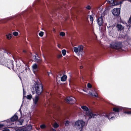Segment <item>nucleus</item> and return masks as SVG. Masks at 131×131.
Here are the masks:
<instances>
[{
	"label": "nucleus",
	"mask_w": 131,
	"mask_h": 131,
	"mask_svg": "<svg viewBox=\"0 0 131 131\" xmlns=\"http://www.w3.org/2000/svg\"><path fill=\"white\" fill-rule=\"evenodd\" d=\"M50 131H56V130L55 129L52 128L51 129Z\"/></svg>",
	"instance_id": "obj_43"
},
{
	"label": "nucleus",
	"mask_w": 131,
	"mask_h": 131,
	"mask_svg": "<svg viewBox=\"0 0 131 131\" xmlns=\"http://www.w3.org/2000/svg\"><path fill=\"white\" fill-rule=\"evenodd\" d=\"M52 126L54 128H57L59 126V125L56 123L55 122L52 124Z\"/></svg>",
	"instance_id": "obj_21"
},
{
	"label": "nucleus",
	"mask_w": 131,
	"mask_h": 131,
	"mask_svg": "<svg viewBox=\"0 0 131 131\" xmlns=\"http://www.w3.org/2000/svg\"><path fill=\"white\" fill-rule=\"evenodd\" d=\"M67 77L66 75H63L61 77V81H64L67 79Z\"/></svg>",
	"instance_id": "obj_19"
},
{
	"label": "nucleus",
	"mask_w": 131,
	"mask_h": 131,
	"mask_svg": "<svg viewBox=\"0 0 131 131\" xmlns=\"http://www.w3.org/2000/svg\"><path fill=\"white\" fill-rule=\"evenodd\" d=\"M2 62H0V64L7 67L9 69L13 68V61L10 60H7L6 59H3Z\"/></svg>",
	"instance_id": "obj_3"
},
{
	"label": "nucleus",
	"mask_w": 131,
	"mask_h": 131,
	"mask_svg": "<svg viewBox=\"0 0 131 131\" xmlns=\"http://www.w3.org/2000/svg\"><path fill=\"white\" fill-rule=\"evenodd\" d=\"M23 52H26V51L25 50H23Z\"/></svg>",
	"instance_id": "obj_49"
},
{
	"label": "nucleus",
	"mask_w": 131,
	"mask_h": 131,
	"mask_svg": "<svg viewBox=\"0 0 131 131\" xmlns=\"http://www.w3.org/2000/svg\"><path fill=\"white\" fill-rule=\"evenodd\" d=\"M32 68L34 71H36L37 70L38 66L35 63L32 65Z\"/></svg>",
	"instance_id": "obj_18"
},
{
	"label": "nucleus",
	"mask_w": 131,
	"mask_h": 131,
	"mask_svg": "<svg viewBox=\"0 0 131 131\" xmlns=\"http://www.w3.org/2000/svg\"><path fill=\"white\" fill-rule=\"evenodd\" d=\"M47 73H48V75L49 76L50 75V74H52V73H51V72H47Z\"/></svg>",
	"instance_id": "obj_40"
},
{
	"label": "nucleus",
	"mask_w": 131,
	"mask_h": 131,
	"mask_svg": "<svg viewBox=\"0 0 131 131\" xmlns=\"http://www.w3.org/2000/svg\"><path fill=\"white\" fill-rule=\"evenodd\" d=\"M40 128H36V129L37 130H40Z\"/></svg>",
	"instance_id": "obj_46"
},
{
	"label": "nucleus",
	"mask_w": 131,
	"mask_h": 131,
	"mask_svg": "<svg viewBox=\"0 0 131 131\" xmlns=\"http://www.w3.org/2000/svg\"><path fill=\"white\" fill-rule=\"evenodd\" d=\"M23 98H24L25 97H26V96H25V95L26 94V91H24V88H23Z\"/></svg>",
	"instance_id": "obj_35"
},
{
	"label": "nucleus",
	"mask_w": 131,
	"mask_h": 131,
	"mask_svg": "<svg viewBox=\"0 0 131 131\" xmlns=\"http://www.w3.org/2000/svg\"><path fill=\"white\" fill-rule=\"evenodd\" d=\"M70 123V122L68 121H66L65 124L66 126H68L69 125Z\"/></svg>",
	"instance_id": "obj_31"
},
{
	"label": "nucleus",
	"mask_w": 131,
	"mask_h": 131,
	"mask_svg": "<svg viewBox=\"0 0 131 131\" xmlns=\"http://www.w3.org/2000/svg\"><path fill=\"white\" fill-rule=\"evenodd\" d=\"M129 1L130 2H131V0H129Z\"/></svg>",
	"instance_id": "obj_52"
},
{
	"label": "nucleus",
	"mask_w": 131,
	"mask_h": 131,
	"mask_svg": "<svg viewBox=\"0 0 131 131\" xmlns=\"http://www.w3.org/2000/svg\"><path fill=\"white\" fill-rule=\"evenodd\" d=\"M83 46H79L77 47H74L73 48V50L78 56L80 55L82 56L83 52Z\"/></svg>",
	"instance_id": "obj_4"
},
{
	"label": "nucleus",
	"mask_w": 131,
	"mask_h": 131,
	"mask_svg": "<svg viewBox=\"0 0 131 131\" xmlns=\"http://www.w3.org/2000/svg\"><path fill=\"white\" fill-rule=\"evenodd\" d=\"M109 35H110V36H112V31L111 30L110 31V30H109Z\"/></svg>",
	"instance_id": "obj_39"
},
{
	"label": "nucleus",
	"mask_w": 131,
	"mask_h": 131,
	"mask_svg": "<svg viewBox=\"0 0 131 131\" xmlns=\"http://www.w3.org/2000/svg\"><path fill=\"white\" fill-rule=\"evenodd\" d=\"M81 108L85 112L86 115L89 116V119H90L92 118L95 117V116L98 115V114H93L91 111H90L88 108L86 106H81Z\"/></svg>",
	"instance_id": "obj_1"
},
{
	"label": "nucleus",
	"mask_w": 131,
	"mask_h": 131,
	"mask_svg": "<svg viewBox=\"0 0 131 131\" xmlns=\"http://www.w3.org/2000/svg\"><path fill=\"white\" fill-rule=\"evenodd\" d=\"M32 94H34V92H33V91H32Z\"/></svg>",
	"instance_id": "obj_51"
},
{
	"label": "nucleus",
	"mask_w": 131,
	"mask_h": 131,
	"mask_svg": "<svg viewBox=\"0 0 131 131\" xmlns=\"http://www.w3.org/2000/svg\"><path fill=\"white\" fill-rule=\"evenodd\" d=\"M62 57V55L61 54H58V58H60Z\"/></svg>",
	"instance_id": "obj_38"
},
{
	"label": "nucleus",
	"mask_w": 131,
	"mask_h": 131,
	"mask_svg": "<svg viewBox=\"0 0 131 131\" xmlns=\"http://www.w3.org/2000/svg\"><path fill=\"white\" fill-rule=\"evenodd\" d=\"M110 27H109V28L108 29L109 30V29H110Z\"/></svg>",
	"instance_id": "obj_54"
},
{
	"label": "nucleus",
	"mask_w": 131,
	"mask_h": 131,
	"mask_svg": "<svg viewBox=\"0 0 131 131\" xmlns=\"http://www.w3.org/2000/svg\"><path fill=\"white\" fill-rule=\"evenodd\" d=\"M16 131H25L24 128H19L16 130Z\"/></svg>",
	"instance_id": "obj_27"
},
{
	"label": "nucleus",
	"mask_w": 131,
	"mask_h": 131,
	"mask_svg": "<svg viewBox=\"0 0 131 131\" xmlns=\"http://www.w3.org/2000/svg\"><path fill=\"white\" fill-rule=\"evenodd\" d=\"M32 98V96L31 94L27 95V98L28 99L30 100Z\"/></svg>",
	"instance_id": "obj_30"
},
{
	"label": "nucleus",
	"mask_w": 131,
	"mask_h": 131,
	"mask_svg": "<svg viewBox=\"0 0 131 131\" xmlns=\"http://www.w3.org/2000/svg\"><path fill=\"white\" fill-rule=\"evenodd\" d=\"M87 86L89 88H92V85L90 83H88L87 84Z\"/></svg>",
	"instance_id": "obj_37"
},
{
	"label": "nucleus",
	"mask_w": 131,
	"mask_h": 131,
	"mask_svg": "<svg viewBox=\"0 0 131 131\" xmlns=\"http://www.w3.org/2000/svg\"><path fill=\"white\" fill-rule=\"evenodd\" d=\"M83 67L82 66H81L80 67V68L81 69L82 68H83Z\"/></svg>",
	"instance_id": "obj_50"
},
{
	"label": "nucleus",
	"mask_w": 131,
	"mask_h": 131,
	"mask_svg": "<svg viewBox=\"0 0 131 131\" xmlns=\"http://www.w3.org/2000/svg\"><path fill=\"white\" fill-rule=\"evenodd\" d=\"M12 35L11 34H8L6 35L7 38L8 39H10L12 37Z\"/></svg>",
	"instance_id": "obj_23"
},
{
	"label": "nucleus",
	"mask_w": 131,
	"mask_h": 131,
	"mask_svg": "<svg viewBox=\"0 0 131 131\" xmlns=\"http://www.w3.org/2000/svg\"><path fill=\"white\" fill-rule=\"evenodd\" d=\"M43 32L42 31H40L39 33V35L41 37H42L43 35Z\"/></svg>",
	"instance_id": "obj_34"
},
{
	"label": "nucleus",
	"mask_w": 131,
	"mask_h": 131,
	"mask_svg": "<svg viewBox=\"0 0 131 131\" xmlns=\"http://www.w3.org/2000/svg\"><path fill=\"white\" fill-rule=\"evenodd\" d=\"M65 33L63 32H61L60 33V35L62 37L64 36H65Z\"/></svg>",
	"instance_id": "obj_28"
},
{
	"label": "nucleus",
	"mask_w": 131,
	"mask_h": 131,
	"mask_svg": "<svg viewBox=\"0 0 131 131\" xmlns=\"http://www.w3.org/2000/svg\"><path fill=\"white\" fill-rule=\"evenodd\" d=\"M19 111H20V113H21V110L20 108L19 109Z\"/></svg>",
	"instance_id": "obj_48"
},
{
	"label": "nucleus",
	"mask_w": 131,
	"mask_h": 131,
	"mask_svg": "<svg viewBox=\"0 0 131 131\" xmlns=\"http://www.w3.org/2000/svg\"><path fill=\"white\" fill-rule=\"evenodd\" d=\"M116 27L118 30L121 31L124 28V27L122 26L121 25L118 24L116 26Z\"/></svg>",
	"instance_id": "obj_16"
},
{
	"label": "nucleus",
	"mask_w": 131,
	"mask_h": 131,
	"mask_svg": "<svg viewBox=\"0 0 131 131\" xmlns=\"http://www.w3.org/2000/svg\"><path fill=\"white\" fill-rule=\"evenodd\" d=\"M2 131H9V130L8 129H5L3 130Z\"/></svg>",
	"instance_id": "obj_42"
},
{
	"label": "nucleus",
	"mask_w": 131,
	"mask_h": 131,
	"mask_svg": "<svg viewBox=\"0 0 131 131\" xmlns=\"http://www.w3.org/2000/svg\"><path fill=\"white\" fill-rule=\"evenodd\" d=\"M9 119H7L5 121L4 124H0V128H2L5 126H7L11 124Z\"/></svg>",
	"instance_id": "obj_10"
},
{
	"label": "nucleus",
	"mask_w": 131,
	"mask_h": 131,
	"mask_svg": "<svg viewBox=\"0 0 131 131\" xmlns=\"http://www.w3.org/2000/svg\"><path fill=\"white\" fill-rule=\"evenodd\" d=\"M83 91H84V92H86V91H85L84 90H83Z\"/></svg>",
	"instance_id": "obj_53"
},
{
	"label": "nucleus",
	"mask_w": 131,
	"mask_h": 131,
	"mask_svg": "<svg viewBox=\"0 0 131 131\" xmlns=\"http://www.w3.org/2000/svg\"><path fill=\"white\" fill-rule=\"evenodd\" d=\"M89 93L92 96H94L95 97H98V94H97V93H94L93 94L92 91H90Z\"/></svg>",
	"instance_id": "obj_20"
},
{
	"label": "nucleus",
	"mask_w": 131,
	"mask_h": 131,
	"mask_svg": "<svg viewBox=\"0 0 131 131\" xmlns=\"http://www.w3.org/2000/svg\"><path fill=\"white\" fill-rule=\"evenodd\" d=\"M13 34L14 36H16L18 35V34L17 32L15 31L13 32Z\"/></svg>",
	"instance_id": "obj_33"
},
{
	"label": "nucleus",
	"mask_w": 131,
	"mask_h": 131,
	"mask_svg": "<svg viewBox=\"0 0 131 131\" xmlns=\"http://www.w3.org/2000/svg\"><path fill=\"white\" fill-rule=\"evenodd\" d=\"M108 3L112 6L116 5L119 4V3L117 2L116 0H108Z\"/></svg>",
	"instance_id": "obj_11"
},
{
	"label": "nucleus",
	"mask_w": 131,
	"mask_h": 131,
	"mask_svg": "<svg viewBox=\"0 0 131 131\" xmlns=\"http://www.w3.org/2000/svg\"><path fill=\"white\" fill-rule=\"evenodd\" d=\"M27 69V68H26V69H25V70H26Z\"/></svg>",
	"instance_id": "obj_55"
},
{
	"label": "nucleus",
	"mask_w": 131,
	"mask_h": 131,
	"mask_svg": "<svg viewBox=\"0 0 131 131\" xmlns=\"http://www.w3.org/2000/svg\"><path fill=\"white\" fill-rule=\"evenodd\" d=\"M18 117L17 116V115H16V114H15L13 116L11 117L10 120L9 119L10 121V123H11V124L10 125H11L12 124L11 123V121H15L18 119Z\"/></svg>",
	"instance_id": "obj_12"
},
{
	"label": "nucleus",
	"mask_w": 131,
	"mask_h": 131,
	"mask_svg": "<svg viewBox=\"0 0 131 131\" xmlns=\"http://www.w3.org/2000/svg\"><path fill=\"white\" fill-rule=\"evenodd\" d=\"M53 31L54 32H56V30L54 28L53 29Z\"/></svg>",
	"instance_id": "obj_44"
},
{
	"label": "nucleus",
	"mask_w": 131,
	"mask_h": 131,
	"mask_svg": "<svg viewBox=\"0 0 131 131\" xmlns=\"http://www.w3.org/2000/svg\"><path fill=\"white\" fill-rule=\"evenodd\" d=\"M24 128L25 131H29L31 129L32 127L31 125H30Z\"/></svg>",
	"instance_id": "obj_17"
},
{
	"label": "nucleus",
	"mask_w": 131,
	"mask_h": 131,
	"mask_svg": "<svg viewBox=\"0 0 131 131\" xmlns=\"http://www.w3.org/2000/svg\"><path fill=\"white\" fill-rule=\"evenodd\" d=\"M120 9L117 8L113 9L112 11L113 14L115 16H119L120 14Z\"/></svg>",
	"instance_id": "obj_7"
},
{
	"label": "nucleus",
	"mask_w": 131,
	"mask_h": 131,
	"mask_svg": "<svg viewBox=\"0 0 131 131\" xmlns=\"http://www.w3.org/2000/svg\"><path fill=\"white\" fill-rule=\"evenodd\" d=\"M66 100L67 102H70V103L71 104H74L76 102L75 98L72 97H67L66 98Z\"/></svg>",
	"instance_id": "obj_8"
},
{
	"label": "nucleus",
	"mask_w": 131,
	"mask_h": 131,
	"mask_svg": "<svg viewBox=\"0 0 131 131\" xmlns=\"http://www.w3.org/2000/svg\"><path fill=\"white\" fill-rule=\"evenodd\" d=\"M39 99L38 96L36 95L33 99V106L35 107H37L38 105V102Z\"/></svg>",
	"instance_id": "obj_9"
},
{
	"label": "nucleus",
	"mask_w": 131,
	"mask_h": 131,
	"mask_svg": "<svg viewBox=\"0 0 131 131\" xmlns=\"http://www.w3.org/2000/svg\"><path fill=\"white\" fill-rule=\"evenodd\" d=\"M40 127L41 129H44L46 128V126L45 124H42L40 125Z\"/></svg>",
	"instance_id": "obj_22"
},
{
	"label": "nucleus",
	"mask_w": 131,
	"mask_h": 131,
	"mask_svg": "<svg viewBox=\"0 0 131 131\" xmlns=\"http://www.w3.org/2000/svg\"><path fill=\"white\" fill-rule=\"evenodd\" d=\"M88 10H90L91 9V7L89 5H88L85 7Z\"/></svg>",
	"instance_id": "obj_36"
},
{
	"label": "nucleus",
	"mask_w": 131,
	"mask_h": 131,
	"mask_svg": "<svg viewBox=\"0 0 131 131\" xmlns=\"http://www.w3.org/2000/svg\"><path fill=\"white\" fill-rule=\"evenodd\" d=\"M2 61H3V59L2 60L1 58H0V62H2Z\"/></svg>",
	"instance_id": "obj_47"
},
{
	"label": "nucleus",
	"mask_w": 131,
	"mask_h": 131,
	"mask_svg": "<svg viewBox=\"0 0 131 131\" xmlns=\"http://www.w3.org/2000/svg\"><path fill=\"white\" fill-rule=\"evenodd\" d=\"M62 53L63 56H64L66 55V50L65 49H63L62 50Z\"/></svg>",
	"instance_id": "obj_26"
},
{
	"label": "nucleus",
	"mask_w": 131,
	"mask_h": 131,
	"mask_svg": "<svg viewBox=\"0 0 131 131\" xmlns=\"http://www.w3.org/2000/svg\"><path fill=\"white\" fill-rule=\"evenodd\" d=\"M128 23L130 24H131V17L129 19Z\"/></svg>",
	"instance_id": "obj_41"
},
{
	"label": "nucleus",
	"mask_w": 131,
	"mask_h": 131,
	"mask_svg": "<svg viewBox=\"0 0 131 131\" xmlns=\"http://www.w3.org/2000/svg\"><path fill=\"white\" fill-rule=\"evenodd\" d=\"M124 114H131V111H125L124 113Z\"/></svg>",
	"instance_id": "obj_32"
},
{
	"label": "nucleus",
	"mask_w": 131,
	"mask_h": 131,
	"mask_svg": "<svg viewBox=\"0 0 131 131\" xmlns=\"http://www.w3.org/2000/svg\"><path fill=\"white\" fill-rule=\"evenodd\" d=\"M89 17L91 23H92L93 21V18L92 16V15H89Z\"/></svg>",
	"instance_id": "obj_29"
},
{
	"label": "nucleus",
	"mask_w": 131,
	"mask_h": 131,
	"mask_svg": "<svg viewBox=\"0 0 131 131\" xmlns=\"http://www.w3.org/2000/svg\"><path fill=\"white\" fill-rule=\"evenodd\" d=\"M120 109L118 108H113V111H114L116 112H118L119 111Z\"/></svg>",
	"instance_id": "obj_24"
},
{
	"label": "nucleus",
	"mask_w": 131,
	"mask_h": 131,
	"mask_svg": "<svg viewBox=\"0 0 131 131\" xmlns=\"http://www.w3.org/2000/svg\"><path fill=\"white\" fill-rule=\"evenodd\" d=\"M97 22L99 26H101L102 25L103 22V18L102 16L97 19Z\"/></svg>",
	"instance_id": "obj_13"
},
{
	"label": "nucleus",
	"mask_w": 131,
	"mask_h": 131,
	"mask_svg": "<svg viewBox=\"0 0 131 131\" xmlns=\"http://www.w3.org/2000/svg\"><path fill=\"white\" fill-rule=\"evenodd\" d=\"M34 88L36 91V93L38 95H40L42 93L43 89V87L41 84L36 83L32 87Z\"/></svg>",
	"instance_id": "obj_2"
},
{
	"label": "nucleus",
	"mask_w": 131,
	"mask_h": 131,
	"mask_svg": "<svg viewBox=\"0 0 131 131\" xmlns=\"http://www.w3.org/2000/svg\"><path fill=\"white\" fill-rule=\"evenodd\" d=\"M122 45L121 42H113L110 44V47L113 49H117L121 48Z\"/></svg>",
	"instance_id": "obj_6"
},
{
	"label": "nucleus",
	"mask_w": 131,
	"mask_h": 131,
	"mask_svg": "<svg viewBox=\"0 0 131 131\" xmlns=\"http://www.w3.org/2000/svg\"><path fill=\"white\" fill-rule=\"evenodd\" d=\"M85 125V122L82 120H78L76 121L74 125L75 127L77 129H80Z\"/></svg>",
	"instance_id": "obj_5"
},
{
	"label": "nucleus",
	"mask_w": 131,
	"mask_h": 131,
	"mask_svg": "<svg viewBox=\"0 0 131 131\" xmlns=\"http://www.w3.org/2000/svg\"><path fill=\"white\" fill-rule=\"evenodd\" d=\"M114 114V113H110L108 115L106 114L105 116L106 117H107L109 119H112L113 118H114V117L112 116L113 115V114Z\"/></svg>",
	"instance_id": "obj_15"
},
{
	"label": "nucleus",
	"mask_w": 131,
	"mask_h": 131,
	"mask_svg": "<svg viewBox=\"0 0 131 131\" xmlns=\"http://www.w3.org/2000/svg\"><path fill=\"white\" fill-rule=\"evenodd\" d=\"M34 56L35 57V62L38 63H40L41 62L42 60L39 57L36 55Z\"/></svg>",
	"instance_id": "obj_14"
},
{
	"label": "nucleus",
	"mask_w": 131,
	"mask_h": 131,
	"mask_svg": "<svg viewBox=\"0 0 131 131\" xmlns=\"http://www.w3.org/2000/svg\"><path fill=\"white\" fill-rule=\"evenodd\" d=\"M24 120L23 119H19L18 121V122H17V123L19 122V124H19L20 125H22V123L23 122Z\"/></svg>",
	"instance_id": "obj_25"
},
{
	"label": "nucleus",
	"mask_w": 131,
	"mask_h": 131,
	"mask_svg": "<svg viewBox=\"0 0 131 131\" xmlns=\"http://www.w3.org/2000/svg\"><path fill=\"white\" fill-rule=\"evenodd\" d=\"M58 47L59 48H60V47H61V45L59 44V45H58Z\"/></svg>",
	"instance_id": "obj_45"
}]
</instances>
